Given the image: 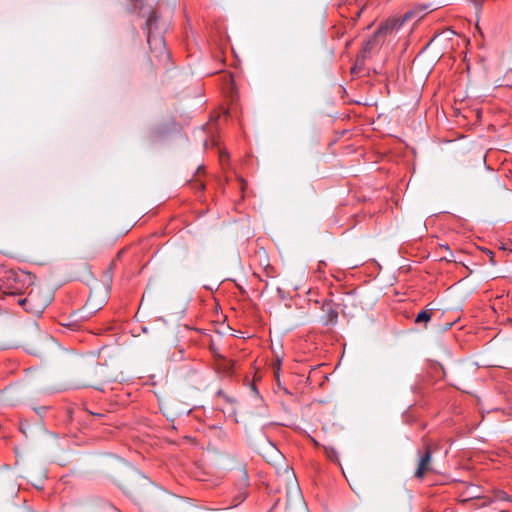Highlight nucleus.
Returning <instances> with one entry per match:
<instances>
[{
	"label": "nucleus",
	"instance_id": "39448f33",
	"mask_svg": "<svg viewBox=\"0 0 512 512\" xmlns=\"http://www.w3.org/2000/svg\"><path fill=\"white\" fill-rule=\"evenodd\" d=\"M418 465L415 471V477L422 479L424 475L432 471V448L430 444L424 441L423 450L418 451Z\"/></svg>",
	"mask_w": 512,
	"mask_h": 512
},
{
	"label": "nucleus",
	"instance_id": "dca6fc26",
	"mask_svg": "<svg viewBox=\"0 0 512 512\" xmlns=\"http://www.w3.org/2000/svg\"><path fill=\"white\" fill-rule=\"evenodd\" d=\"M361 12H362V10H359V11L357 12V17H360Z\"/></svg>",
	"mask_w": 512,
	"mask_h": 512
},
{
	"label": "nucleus",
	"instance_id": "7ed1b4c3",
	"mask_svg": "<svg viewBox=\"0 0 512 512\" xmlns=\"http://www.w3.org/2000/svg\"><path fill=\"white\" fill-rule=\"evenodd\" d=\"M157 22L156 12L152 11L146 20L147 42L152 53L160 60L166 61L169 59V54L166 51L164 39L161 36L153 34V26Z\"/></svg>",
	"mask_w": 512,
	"mask_h": 512
},
{
	"label": "nucleus",
	"instance_id": "f03ea898",
	"mask_svg": "<svg viewBox=\"0 0 512 512\" xmlns=\"http://www.w3.org/2000/svg\"><path fill=\"white\" fill-rule=\"evenodd\" d=\"M51 296L47 292H43L40 287H32L27 296L19 300L26 311L33 315H40L49 305Z\"/></svg>",
	"mask_w": 512,
	"mask_h": 512
},
{
	"label": "nucleus",
	"instance_id": "20e7f679",
	"mask_svg": "<svg viewBox=\"0 0 512 512\" xmlns=\"http://www.w3.org/2000/svg\"><path fill=\"white\" fill-rule=\"evenodd\" d=\"M427 8V6L415 7L414 9L406 12L401 18H390L381 24L376 32L379 36H382L394 30H398L405 22L411 19H421Z\"/></svg>",
	"mask_w": 512,
	"mask_h": 512
},
{
	"label": "nucleus",
	"instance_id": "423d86ee",
	"mask_svg": "<svg viewBox=\"0 0 512 512\" xmlns=\"http://www.w3.org/2000/svg\"><path fill=\"white\" fill-rule=\"evenodd\" d=\"M92 375L95 378V382L89 383L88 386H91L95 389L103 391V385L106 383L113 382L115 378L110 373L109 368L103 364H96L92 371Z\"/></svg>",
	"mask_w": 512,
	"mask_h": 512
},
{
	"label": "nucleus",
	"instance_id": "9d476101",
	"mask_svg": "<svg viewBox=\"0 0 512 512\" xmlns=\"http://www.w3.org/2000/svg\"><path fill=\"white\" fill-rule=\"evenodd\" d=\"M221 367L225 374L232 375L235 371V362L233 360L224 359Z\"/></svg>",
	"mask_w": 512,
	"mask_h": 512
},
{
	"label": "nucleus",
	"instance_id": "6e6552de",
	"mask_svg": "<svg viewBox=\"0 0 512 512\" xmlns=\"http://www.w3.org/2000/svg\"><path fill=\"white\" fill-rule=\"evenodd\" d=\"M324 315L321 318V323L324 326L335 325L338 320V311L334 308L330 302L324 303L322 306Z\"/></svg>",
	"mask_w": 512,
	"mask_h": 512
},
{
	"label": "nucleus",
	"instance_id": "0eeeda50",
	"mask_svg": "<svg viewBox=\"0 0 512 512\" xmlns=\"http://www.w3.org/2000/svg\"><path fill=\"white\" fill-rule=\"evenodd\" d=\"M380 37L381 36L375 32L374 35L363 44L362 49L357 57V63H364L365 59L368 57L371 51L379 45Z\"/></svg>",
	"mask_w": 512,
	"mask_h": 512
},
{
	"label": "nucleus",
	"instance_id": "4468645a",
	"mask_svg": "<svg viewBox=\"0 0 512 512\" xmlns=\"http://www.w3.org/2000/svg\"><path fill=\"white\" fill-rule=\"evenodd\" d=\"M85 308L89 309V312H92L94 310L95 307H94V305L92 303V299L91 298L88 299Z\"/></svg>",
	"mask_w": 512,
	"mask_h": 512
},
{
	"label": "nucleus",
	"instance_id": "2eb2a0df",
	"mask_svg": "<svg viewBox=\"0 0 512 512\" xmlns=\"http://www.w3.org/2000/svg\"><path fill=\"white\" fill-rule=\"evenodd\" d=\"M252 391L255 393V395H256V396H258V395H259L258 390H257V388L255 387V385H252Z\"/></svg>",
	"mask_w": 512,
	"mask_h": 512
},
{
	"label": "nucleus",
	"instance_id": "ddd939ff",
	"mask_svg": "<svg viewBox=\"0 0 512 512\" xmlns=\"http://www.w3.org/2000/svg\"><path fill=\"white\" fill-rule=\"evenodd\" d=\"M243 488L248 486V475L245 471L242 472Z\"/></svg>",
	"mask_w": 512,
	"mask_h": 512
},
{
	"label": "nucleus",
	"instance_id": "1a4fd4ad",
	"mask_svg": "<svg viewBox=\"0 0 512 512\" xmlns=\"http://www.w3.org/2000/svg\"><path fill=\"white\" fill-rule=\"evenodd\" d=\"M431 317H432V313H431V310H422L420 313H418V315L416 316L415 318V322L416 323H422V322H429L431 320Z\"/></svg>",
	"mask_w": 512,
	"mask_h": 512
},
{
	"label": "nucleus",
	"instance_id": "9b49d317",
	"mask_svg": "<svg viewBox=\"0 0 512 512\" xmlns=\"http://www.w3.org/2000/svg\"><path fill=\"white\" fill-rule=\"evenodd\" d=\"M325 453H326V456L331 461H338L337 451L334 448H325Z\"/></svg>",
	"mask_w": 512,
	"mask_h": 512
},
{
	"label": "nucleus",
	"instance_id": "f257e3e1",
	"mask_svg": "<svg viewBox=\"0 0 512 512\" xmlns=\"http://www.w3.org/2000/svg\"><path fill=\"white\" fill-rule=\"evenodd\" d=\"M33 283L31 273L0 267V291L9 295H20Z\"/></svg>",
	"mask_w": 512,
	"mask_h": 512
},
{
	"label": "nucleus",
	"instance_id": "f8f14e48",
	"mask_svg": "<svg viewBox=\"0 0 512 512\" xmlns=\"http://www.w3.org/2000/svg\"><path fill=\"white\" fill-rule=\"evenodd\" d=\"M247 496V493L246 491H244L242 488L240 490V492L238 493L236 499H235V506H237L238 504H240Z\"/></svg>",
	"mask_w": 512,
	"mask_h": 512
}]
</instances>
